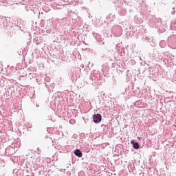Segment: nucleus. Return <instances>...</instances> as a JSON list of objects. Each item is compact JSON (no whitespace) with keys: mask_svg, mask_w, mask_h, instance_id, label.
<instances>
[{"mask_svg":"<svg viewBox=\"0 0 176 176\" xmlns=\"http://www.w3.org/2000/svg\"><path fill=\"white\" fill-rule=\"evenodd\" d=\"M131 145H133V147L134 148V149H138V148H140V144H138V143L134 142V140H132L131 141Z\"/></svg>","mask_w":176,"mask_h":176,"instance_id":"2","label":"nucleus"},{"mask_svg":"<svg viewBox=\"0 0 176 176\" xmlns=\"http://www.w3.org/2000/svg\"><path fill=\"white\" fill-rule=\"evenodd\" d=\"M94 122V123H100L101 122V119H102V117L101 116V114H95L93 116Z\"/></svg>","mask_w":176,"mask_h":176,"instance_id":"1","label":"nucleus"},{"mask_svg":"<svg viewBox=\"0 0 176 176\" xmlns=\"http://www.w3.org/2000/svg\"><path fill=\"white\" fill-rule=\"evenodd\" d=\"M138 139L140 140V137H138Z\"/></svg>","mask_w":176,"mask_h":176,"instance_id":"4","label":"nucleus"},{"mask_svg":"<svg viewBox=\"0 0 176 176\" xmlns=\"http://www.w3.org/2000/svg\"><path fill=\"white\" fill-rule=\"evenodd\" d=\"M74 154L76 156H78V157H82V152H80V150L79 149H76L74 152Z\"/></svg>","mask_w":176,"mask_h":176,"instance_id":"3","label":"nucleus"}]
</instances>
